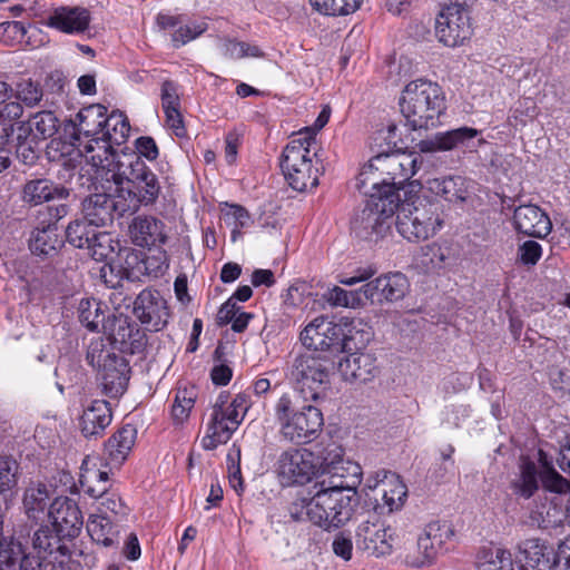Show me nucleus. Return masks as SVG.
<instances>
[{
	"mask_svg": "<svg viewBox=\"0 0 570 570\" xmlns=\"http://www.w3.org/2000/svg\"><path fill=\"white\" fill-rule=\"evenodd\" d=\"M71 122L72 145L98 170L114 155L119 154L115 147L124 145L130 132V125L124 112L114 110L108 115L107 108L100 104L81 108Z\"/></svg>",
	"mask_w": 570,
	"mask_h": 570,
	"instance_id": "nucleus-1",
	"label": "nucleus"
},
{
	"mask_svg": "<svg viewBox=\"0 0 570 570\" xmlns=\"http://www.w3.org/2000/svg\"><path fill=\"white\" fill-rule=\"evenodd\" d=\"M421 156L413 153H386L373 157L361 173V181L371 184L372 193L382 196L394 195L400 199L399 190L416 173Z\"/></svg>",
	"mask_w": 570,
	"mask_h": 570,
	"instance_id": "nucleus-2",
	"label": "nucleus"
},
{
	"mask_svg": "<svg viewBox=\"0 0 570 570\" xmlns=\"http://www.w3.org/2000/svg\"><path fill=\"white\" fill-rule=\"evenodd\" d=\"M400 107L411 129H429L440 124L446 109L445 96L436 82L416 79L405 86Z\"/></svg>",
	"mask_w": 570,
	"mask_h": 570,
	"instance_id": "nucleus-3",
	"label": "nucleus"
},
{
	"mask_svg": "<svg viewBox=\"0 0 570 570\" xmlns=\"http://www.w3.org/2000/svg\"><path fill=\"white\" fill-rule=\"evenodd\" d=\"M99 171L107 181L132 188L144 206L153 205L158 199L161 188L156 174L134 153L114 155Z\"/></svg>",
	"mask_w": 570,
	"mask_h": 570,
	"instance_id": "nucleus-4",
	"label": "nucleus"
},
{
	"mask_svg": "<svg viewBox=\"0 0 570 570\" xmlns=\"http://www.w3.org/2000/svg\"><path fill=\"white\" fill-rule=\"evenodd\" d=\"M353 500L343 497L340 492L321 493L313 491V495L295 501L289 508L293 520L307 519L314 525L331 531L343 527L353 515Z\"/></svg>",
	"mask_w": 570,
	"mask_h": 570,
	"instance_id": "nucleus-5",
	"label": "nucleus"
},
{
	"mask_svg": "<svg viewBox=\"0 0 570 570\" xmlns=\"http://www.w3.org/2000/svg\"><path fill=\"white\" fill-rule=\"evenodd\" d=\"M274 419L279 425L281 435L301 444L314 440L324 425L323 413L314 405L298 407L291 394H283L274 404Z\"/></svg>",
	"mask_w": 570,
	"mask_h": 570,
	"instance_id": "nucleus-6",
	"label": "nucleus"
},
{
	"mask_svg": "<svg viewBox=\"0 0 570 570\" xmlns=\"http://www.w3.org/2000/svg\"><path fill=\"white\" fill-rule=\"evenodd\" d=\"M395 213L396 230L411 243L433 237L443 226L440 204L426 198L417 197L401 205L399 202Z\"/></svg>",
	"mask_w": 570,
	"mask_h": 570,
	"instance_id": "nucleus-7",
	"label": "nucleus"
},
{
	"mask_svg": "<svg viewBox=\"0 0 570 570\" xmlns=\"http://www.w3.org/2000/svg\"><path fill=\"white\" fill-rule=\"evenodd\" d=\"M400 202L394 195L371 194L364 207L351 220V234L370 245L377 244L391 232L393 216Z\"/></svg>",
	"mask_w": 570,
	"mask_h": 570,
	"instance_id": "nucleus-8",
	"label": "nucleus"
},
{
	"mask_svg": "<svg viewBox=\"0 0 570 570\" xmlns=\"http://www.w3.org/2000/svg\"><path fill=\"white\" fill-rule=\"evenodd\" d=\"M316 144L314 129L298 132L284 148L281 168L288 185L297 191L318 185V170L313 169L311 147Z\"/></svg>",
	"mask_w": 570,
	"mask_h": 570,
	"instance_id": "nucleus-9",
	"label": "nucleus"
},
{
	"mask_svg": "<svg viewBox=\"0 0 570 570\" xmlns=\"http://www.w3.org/2000/svg\"><path fill=\"white\" fill-rule=\"evenodd\" d=\"M333 361L314 352L295 357L291 377L305 400H316L328 383Z\"/></svg>",
	"mask_w": 570,
	"mask_h": 570,
	"instance_id": "nucleus-10",
	"label": "nucleus"
},
{
	"mask_svg": "<svg viewBox=\"0 0 570 570\" xmlns=\"http://www.w3.org/2000/svg\"><path fill=\"white\" fill-rule=\"evenodd\" d=\"M276 472L282 485H303L318 475L320 460L307 449H289L281 453Z\"/></svg>",
	"mask_w": 570,
	"mask_h": 570,
	"instance_id": "nucleus-11",
	"label": "nucleus"
},
{
	"mask_svg": "<svg viewBox=\"0 0 570 570\" xmlns=\"http://www.w3.org/2000/svg\"><path fill=\"white\" fill-rule=\"evenodd\" d=\"M469 11L458 4H448L435 19V36L448 47L463 45L472 36Z\"/></svg>",
	"mask_w": 570,
	"mask_h": 570,
	"instance_id": "nucleus-12",
	"label": "nucleus"
},
{
	"mask_svg": "<svg viewBox=\"0 0 570 570\" xmlns=\"http://www.w3.org/2000/svg\"><path fill=\"white\" fill-rule=\"evenodd\" d=\"M132 312L146 330L158 332L168 323L167 301L156 289L146 288L134 301Z\"/></svg>",
	"mask_w": 570,
	"mask_h": 570,
	"instance_id": "nucleus-13",
	"label": "nucleus"
},
{
	"mask_svg": "<svg viewBox=\"0 0 570 570\" xmlns=\"http://www.w3.org/2000/svg\"><path fill=\"white\" fill-rule=\"evenodd\" d=\"M304 346L317 351H338L342 347V328L326 316L314 318L301 333Z\"/></svg>",
	"mask_w": 570,
	"mask_h": 570,
	"instance_id": "nucleus-14",
	"label": "nucleus"
},
{
	"mask_svg": "<svg viewBox=\"0 0 570 570\" xmlns=\"http://www.w3.org/2000/svg\"><path fill=\"white\" fill-rule=\"evenodd\" d=\"M104 332L110 335L112 343L122 353L139 354L147 346L145 331L122 315H112L110 324H104Z\"/></svg>",
	"mask_w": 570,
	"mask_h": 570,
	"instance_id": "nucleus-15",
	"label": "nucleus"
},
{
	"mask_svg": "<svg viewBox=\"0 0 570 570\" xmlns=\"http://www.w3.org/2000/svg\"><path fill=\"white\" fill-rule=\"evenodd\" d=\"M48 517L55 530L66 539L79 535L83 518L78 504L68 497L56 498L49 505Z\"/></svg>",
	"mask_w": 570,
	"mask_h": 570,
	"instance_id": "nucleus-16",
	"label": "nucleus"
},
{
	"mask_svg": "<svg viewBox=\"0 0 570 570\" xmlns=\"http://www.w3.org/2000/svg\"><path fill=\"white\" fill-rule=\"evenodd\" d=\"M407 277L401 273H389L367 282L362 286L363 295L372 303L396 302L409 291Z\"/></svg>",
	"mask_w": 570,
	"mask_h": 570,
	"instance_id": "nucleus-17",
	"label": "nucleus"
},
{
	"mask_svg": "<svg viewBox=\"0 0 570 570\" xmlns=\"http://www.w3.org/2000/svg\"><path fill=\"white\" fill-rule=\"evenodd\" d=\"M513 227L529 237L544 238L551 233L552 223L539 206L527 204L513 208Z\"/></svg>",
	"mask_w": 570,
	"mask_h": 570,
	"instance_id": "nucleus-18",
	"label": "nucleus"
},
{
	"mask_svg": "<svg viewBox=\"0 0 570 570\" xmlns=\"http://www.w3.org/2000/svg\"><path fill=\"white\" fill-rule=\"evenodd\" d=\"M90 12L82 7H58L52 9L45 24L68 35H78L89 28Z\"/></svg>",
	"mask_w": 570,
	"mask_h": 570,
	"instance_id": "nucleus-19",
	"label": "nucleus"
},
{
	"mask_svg": "<svg viewBox=\"0 0 570 570\" xmlns=\"http://www.w3.org/2000/svg\"><path fill=\"white\" fill-rule=\"evenodd\" d=\"M112 421V412L109 402L94 400L85 407L79 420V429L87 440H97L105 434Z\"/></svg>",
	"mask_w": 570,
	"mask_h": 570,
	"instance_id": "nucleus-20",
	"label": "nucleus"
},
{
	"mask_svg": "<svg viewBox=\"0 0 570 570\" xmlns=\"http://www.w3.org/2000/svg\"><path fill=\"white\" fill-rule=\"evenodd\" d=\"M338 371L345 381L366 383L379 374L377 360L371 353H351L340 360Z\"/></svg>",
	"mask_w": 570,
	"mask_h": 570,
	"instance_id": "nucleus-21",
	"label": "nucleus"
},
{
	"mask_svg": "<svg viewBox=\"0 0 570 570\" xmlns=\"http://www.w3.org/2000/svg\"><path fill=\"white\" fill-rule=\"evenodd\" d=\"M65 240L56 223H49L33 228L28 245L32 255L41 259L56 257L62 248Z\"/></svg>",
	"mask_w": 570,
	"mask_h": 570,
	"instance_id": "nucleus-22",
	"label": "nucleus"
},
{
	"mask_svg": "<svg viewBox=\"0 0 570 570\" xmlns=\"http://www.w3.org/2000/svg\"><path fill=\"white\" fill-rule=\"evenodd\" d=\"M519 552L521 570H553L558 567L553 550L538 538L520 542Z\"/></svg>",
	"mask_w": 570,
	"mask_h": 570,
	"instance_id": "nucleus-23",
	"label": "nucleus"
},
{
	"mask_svg": "<svg viewBox=\"0 0 570 570\" xmlns=\"http://www.w3.org/2000/svg\"><path fill=\"white\" fill-rule=\"evenodd\" d=\"M98 370L100 384L106 395L117 397L124 394L129 381V366L122 356L115 354Z\"/></svg>",
	"mask_w": 570,
	"mask_h": 570,
	"instance_id": "nucleus-24",
	"label": "nucleus"
},
{
	"mask_svg": "<svg viewBox=\"0 0 570 570\" xmlns=\"http://www.w3.org/2000/svg\"><path fill=\"white\" fill-rule=\"evenodd\" d=\"M480 130L472 127H460L444 132H438L432 139L421 142L423 151H448L454 148H472L473 140Z\"/></svg>",
	"mask_w": 570,
	"mask_h": 570,
	"instance_id": "nucleus-25",
	"label": "nucleus"
},
{
	"mask_svg": "<svg viewBox=\"0 0 570 570\" xmlns=\"http://www.w3.org/2000/svg\"><path fill=\"white\" fill-rule=\"evenodd\" d=\"M164 227V223L156 217L140 215L129 225V235L136 246H156L164 244L167 239Z\"/></svg>",
	"mask_w": 570,
	"mask_h": 570,
	"instance_id": "nucleus-26",
	"label": "nucleus"
},
{
	"mask_svg": "<svg viewBox=\"0 0 570 570\" xmlns=\"http://www.w3.org/2000/svg\"><path fill=\"white\" fill-rule=\"evenodd\" d=\"M70 190L55 184L48 178H33L27 180L21 190V199L30 206H38L53 199H66Z\"/></svg>",
	"mask_w": 570,
	"mask_h": 570,
	"instance_id": "nucleus-27",
	"label": "nucleus"
},
{
	"mask_svg": "<svg viewBox=\"0 0 570 570\" xmlns=\"http://www.w3.org/2000/svg\"><path fill=\"white\" fill-rule=\"evenodd\" d=\"M114 206L111 195L92 194L82 200L81 213L95 228L106 227L111 225L116 217Z\"/></svg>",
	"mask_w": 570,
	"mask_h": 570,
	"instance_id": "nucleus-28",
	"label": "nucleus"
},
{
	"mask_svg": "<svg viewBox=\"0 0 570 570\" xmlns=\"http://www.w3.org/2000/svg\"><path fill=\"white\" fill-rule=\"evenodd\" d=\"M391 531V528L367 522L358 527L357 539L368 553L377 557L385 556L392 551L393 538Z\"/></svg>",
	"mask_w": 570,
	"mask_h": 570,
	"instance_id": "nucleus-29",
	"label": "nucleus"
},
{
	"mask_svg": "<svg viewBox=\"0 0 570 570\" xmlns=\"http://www.w3.org/2000/svg\"><path fill=\"white\" fill-rule=\"evenodd\" d=\"M137 438V430L131 424L118 429L105 443V452L111 464L120 465L127 459Z\"/></svg>",
	"mask_w": 570,
	"mask_h": 570,
	"instance_id": "nucleus-30",
	"label": "nucleus"
},
{
	"mask_svg": "<svg viewBox=\"0 0 570 570\" xmlns=\"http://www.w3.org/2000/svg\"><path fill=\"white\" fill-rule=\"evenodd\" d=\"M59 124L55 112L43 110L32 115L27 122H19L17 130L32 135L36 139L45 140L51 138L58 131Z\"/></svg>",
	"mask_w": 570,
	"mask_h": 570,
	"instance_id": "nucleus-31",
	"label": "nucleus"
},
{
	"mask_svg": "<svg viewBox=\"0 0 570 570\" xmlns=\"http://www.w3.org/2000/svg\"><path fill=\"white\" fill-rule=\"evenodd\" d=\"M317 476L322 479L313 485V491L321 493H334L340 492L343 497H350L354 500L356 494L355 491V479L352 478V483L345 481L343 474H338L333 469L320 472Z\"/></svg>",
	"mask_w": 570,
	"mask_h": 570,
	"instance_id": "nucleus-32",
	"label": "nucleus"
},
{
	"mask_svg": "<svg viewBox=\"0 0 570 570\" xmlns=\"http://www.w3.org/2000/svg\"><path fill=\"white\" fill-rule=\"evenodd\" d=\"M383 484L381 490V499L389 512L401 509L407 497V489L400 476L392 472V474H384Z\"/></svg>",
	"mask_w": 570,
	"mask_h": 570,
	"instance_id": "nucleus-33",
	"label": "nucleus"
},
{
	"mask_svg": "<svg viewBox=\"0 0 570 570\" xmlns=\"http://www.w3.org/2000/svg\"><path fill=\"white\" fill-rule=\"evenodd\" d=\"M197 395L198 391L194 385L178 386L174 391L170 415L175 424H183L188 420Z\"/></svg>",
	"mask_w": 570,
	"mask_h": 570,
	"instance_id": "nucleus-34",
	"label": "nucleus"
},
{
	"mask_svg": "<svg viewBox=\"0 0 570 570\" xmlns=\"http://www.w3.org/2000/svg\"><path fill=\"white\" fill-rule=\"evenodd\" d=\"M78 317L82 325L90 331L104 330V324H110L112 317H105V309L101 302L96 298H83L79 303Z\"/></svg>",
	"mask_w": 570,
	"mask_h": 570,
	"instance_id": "nucleus-35",
	"label": "nucleus"
},
{
	"mask_svg": "<svg viewBox=\"0 0 570 570\" xmlns=\"http://www.w3.org/2000/svg\"><path fill=\"white\" fill-rule=\"evenodd\" d=\"M236 428L230 426L222 416L212 414L206 435L202 439L205 450H215L219 444H225L233 435Z\"/></svg>",
	"mask_w": 570,
	"mask_h": 570,
	"instance_id": "nucleus-36",
	"label": "nucleus"
},
{
	"mask_svg": "<svg viewBox=\"0 0 570 570\" xmlns=\"http://www.w3.org/2000/svg\"><path fill=\"white\" fill-rule=\"evenodd\" d=\"M49 498L46 484L39 483L36 487L27 488L23 495V508L28 518L38 520L45 513Z\"/></svg>",
	"mask_w": 570,
	"mask_h": 570,
	"instance_id": "nucleus-37",
	"label": "nucleus"
},
{
	"mask_svg": "<svg viewBox=\"0 0 570 570\" xmlns=\"http://www.w3.org/2000/svg\"><path fill=\"white\" fill-rule=\"evenodd\" d=\"M533 519L542 529H557L563 525L567 519L566 510L562 504L556 500L546 501L537 511L533 512Z\"/></svg>",
	"mask_w": 570,
	"mask_h": 570,
	"instance_id": "nucleus-38",
	"label": "nucleus"
},
{
	"mask_svg": "<svg viewBox=\"0 0 570 570\" xmlns=\"http://www.w3.org/2000/svg\"><path fill=\"white\" fill-rule=\"evenodd\" d=\"M115 195H111V200L115 207V214L118 217L131 215L136 213L144 202L135 194V190L126 184H115Z\"/></svg>",
	"mask_w": 570,
	"mask_h": 570,
	"instance_id": "nucleus-39",
	"label": "nucleus"
},
{
	"mask_svg": "<svg viewBox=\"0 0 570 570\" xmlns=\"http://www.w3.org/2000/svg\"><path fill=\"white\" fill-rule=\"evenodd\" d=\"M438 556L439 552L429 542V538L423 530L417 538L415 550L405 556V563L413 568L429 567L434 563Z\"/></svg>",
	"mask_w": 570,
	"mask_h": 570,
	"instance_id": "nucleus-40",
	"label": "nucleus"
},
{
	"mask_svg": "<svg viewBox=\"0 0 570 570\" xmlns=\"http://www.w3.org/2000/svg\"><path fill=\"white\" fill-rule=\"evenodd\" d=\"M79 483L83 492L94 499H99L110 490L107 471L87 470L85 473H81Z\"/></svg>",
	"mask_w": 570,
	"mask_h": 570,
	"instance_id": "nucleus-41",
	"label": "nucleus"
},
{
	"mask_svg": "<svg viewBox=\"0 0 570 570\" xmlns=\"http://www.w3.org/2000/svg\"><path fill=\"white\" fill-rule=\"evenodd\" d=\"M449 258V247L432 243L422 248L420 264L426 273H434L444 268Z\"/></svg>",
	"mask_w": 570,
	"mask_h": 570,
	"instance_id": "nucleus-42",
	"label": "nucleus"
},
{
	"mask_svg": "<svg viewBox=\"0 0 570 570\" xmlns=\"http://www.w3.org/2000/svg\"><path fill=\"white\" fill-rule=\"evenodd\" d=\"M430 188L436 195L443 196L449 202H462L465 199L464 180L460 176L434 179Z\"/></svg>",
	"mask_w": 570,
	"mask_h": 570,
	"instance_id": "nucleus-43",
	"label": "nucleus"
},
{
	"mask_svg": "<svg viewBox=\"0 0 570 570\" xmlns=\"http://www.w3.org/2000/svg\"><path fill=\"white\" fill-rule=\"evenodd\" d=\"M87 531L95 542L104 547L114 544L112 521L107 515L100 513L91 514L87 521Z\"/></svg>",
	"mask_w": 570,
	"mask_h": 570,
	"instance_id": "nucleus-44",
	"label": "nucleus"
},
{
	"mask_svg": "<svg viewBox=\"0 0 570 570\" xmlns=\"http://www.w3.org/2000/svg\"><path fill=\"white\" fill-rule=\"evenodd\" d=\"M515 494L530 499L538 490V470L532 461H525L521 465V472L518 480L512 483Z\"/></svg>",
	"mask_w": 570,
	"mask_h": 570,
	"instance_id": "nucleus-45",
	"label": "nucleus"
},
{
	"mask_svg": "<svg viewBox=\"0 0 570 570\" xmlns=\"http://www.w3.org/2000/svg\"><path fill=\"white\" fill-rule=\"evenodd\" d=\"M324 298L334 307L357 308L364 304L362 287L360 291H345L334 286L324 294Z\"/></svg>",
	"mask_w": 570,
	"mask_h": 570,
	"instance_id": "nucleus-46",
	"label": "nucleus"
},
{
	"mask_svg": "<svg viewBox=\"0 0 570 570\" xmlns=\"http://www.w3.org/2000/svg\"><path fill=\"white\" fill-rule=\"evenodd\" d=\"M14 97L26 107L32 108L42 100L43 90L39 82L31 79H21L12 87Z\"/></svg>",
	"mask_w": 570,
	"mask_h": 570,
	"instance_id": "nucleus-47",
	"label": "nucleus"
},
{
	"mask_svg": "<svg viewBox=\"0 0 570 570\" xmlns=\"http://www.w3.org/2000/svg\"><path fill=\"white\" fill-rule=\"evenodd\" d=\"M313 9L325 16H347L356 11L361 0H309Z\"/></svg>",
	"mask_w": 570,
	"mask_h": 570,
	"instance_id": "nucleus-48",
	"label": "nucleus"
},
{
	"mask_svg": "<svg viewBox=\"0 0 570 570\" xmlns=\"http://www.w3.org/2000/svg\"><path fill=\"white\" fill-rule=\"evenodd\" d=\"M19 463L11 456H0V494L7 500L18 484Z\"/></svg>",
	"mask_w": 570,
	"mask_h": 570,
	"instance_id": "nucleus-49",
	"label": "nucleus"
},
{
	"mask_svg": "<svg viewBox=\"0 0 570 570\" xmlns=\"http://www.w3.org/2000/svg\"><path fill=\"white\" fill-rule=\"evenodd\" d=\"M479 570H514L511 552L501 548L485 551L479 562Z\"/></svg>",
	"mask_w": 570,
	"mask_h": 570,
	"instance_id": "nucleus-50",
	"label": "nucleus"
},
{
	"mask_svg": "<svg viewBox=\"0 0 570 570\" xmlns=\"http://www.w3.org/2000/svg\"><path fill=\"white\" fill-rule=\"evenodd\" d=\"M97 230L85 218L71 222L66 228V240L77 248H86L90 244V234Z\"/></svg>",
	"mask_w": 570,
	"mask_h": 570,
	"instance_id": "nucleus-51",
	"label": "nucleus"
},
{
	"mask_svg": "<svg viewBox=\"0 0 570 570\" xmlns=\"http://www.w3.org/2000/svg\"><path fill=\"white\" fill-rule=\"evenodd\" d=\"M63 538L59 533L49 527L39 528L32 538L33 548L43 554H52L62 548L60 544Z\"/></svg>",
	"mask_w": 570,
	"mask_h": 570,
	"instance_id": "nucleus-52",
	"label": "nucleus"
},
{
	"mask_svg": "<svg viewBox=\"0 0 570 570\" xmlns=\"http://www.w3.org/2000/svg\"><path fill=\"white\" fill-rule=\"evenodd\" d=\"M90 244L87 245L86 248L95 261H105L115 252L111 234L107 232H96L95 234H90Z\"/></svg>",
	"mask_w": 570,
	"mask_h": 570,
	"instance_id": "nucleus-53",
	"label": "nucleus"
},
{
	"mask_svg": "<svg viewBox=\"0 0 570 570\" xmlns=\"http://www.w3.org/2000/svg\"><path fill=\"white\" fill-rule=\"evenodd\" d=\"M98 500L100 514L111 513L116 520H124L129 513V508L124 503L119 493L111 489Z\"/></svg>",
	"mask_w": 570,
	"mask_h": 570,
	"instance_id": "nucleus-54",
	"label": "nucleus"
},
{
	"mask_svg": "<svg viewBox=\"0 0 570 570\" xmlns=\"http://www.w3.org/2000/svg\"><path fill=\"white\" fill-rule=\"evenodd\" d=\"M423 530L439 554L446 550V542L454 535L452 527L446 522H431Z\"/></svg>",
	"mask_w": 570,
	"mask_h": 570,
	"instance_id": "nucleus-55",
	"label": "nucleus"
},
{
	"mask_svg": "<svg viewBox=\"0 0 570 570\" xmlns=\"http://www.w3.org/2000/svg\"><path fill=\"white\" fill-rule=\"evenodd\" d=\"M29 134L18 131L16 156L17 159L22 164L27 166H32L37 163L39 158V151L35 144L36 138H29Z\"/></svg>",
	"mask_w": 570,
	"mask_h": 570,
	"instance_id": "nucleus-56",
	"label": "nucleus"
},
{
	"mask_svg": "<svg viewBox=\"0 0 570 570\" xmlns=\"http://www.w3.org/2000/svg\"><path fill=\"white\" fill-rule=\"evenodd\" d=\"M540 480L543 488L550 492L560 494L570 492V481L563 478L549 464H544L543 470L540 473Z\"/></svg>",
	"mask_w": 570,
	"mask_h": 570,
	"instance_id": "nucleus-57",
	"label": "nucleus"
},
{
	"mask_svg": "<svg viewBox=\"0 0 570 570\" xmlns=\"http://www.w3.org/2000/svg\"><path fill=\"white\" fill-rule=\"evenodd\" d=\"M240 450L233 446L227 454L228 480L232 488L240 494L244 491V482L240 473Z\"/></svg>",
	"mask_w": 570,
	"mask_h": 570,
	"instance_id": "nucleus-58",
	"label": "nucleus"
},
{
	"mask_svg": "<svg viewBox=\"0 0 570 570\" xmlns=\"http://www.w3.org/2000/svg\"><path fill=\"white\" fill-rule=\"evenodd\" d=\"M217 416H222L223 421H226L237 429L243 421L244 416L234 410V406L229 404V396L226 393H220L215 402L214 411Z\"/></svg>",
	"mask_w": 570,
	"mask_h": 570,
	"instance_id": "nucleus-59",
	"label": "nucleus"
},
{
	"mask_svg": "<svg viewBox=\"0 0 570 570\" xmlns=\"http://www.w3.org/2000/svg\"><path fill=\"white\" fill-rule=\"evenodd\" d=\"M127 274V269L120 264L107 263L100 268L101 281L112 289L122 288V282Z\"/></svg>",
	"mask_w": 570,
	"mask_h": 570,
	"instance_id": "nucleus-60",
	"label": "nucleus"
},
{
	"mask_svg": "<svg viewBox=\"0 0 570 570\" xmlns=\"http://www.w3.org/2000/svg\"><path fill=\"white\" fill-rule=\"evenodd\" d=\"M206 29L207 24L205 22L179 26L171 35L173 42L175 47L186 45L204 33Z\"/></svg>",
	"mask_w": 570,
	"mask_h": 570,
	"instance_id": "nucleus-61",
	"label": "nucleus"
},
{
	"mask_svg": "<svg viewBox=\"0 0 570 570\" xmlns=\"http://www.w3.org/2000/svg\"><path fill=\"white\" fill-rule=\"evenodd\" d=\"M114 355L115 353H111L109 348H107L104 340L97 338L90 342L87 348L86 360L92 367L98 368Z\"/></svg>",
	"mask_w": 570,
	"mask_h": 570,
	"instance_id": "nucleus-62",
	"label": "nucleus"
},
{
	"mask_svg": "<svg viewBox=\"0 0 570 570\" xmlns=\"http://www.w3.org/2000/svg\"><path fill=\"white\" fill-rule=\"evenodd\" d=\"M343 454L344 451L342 446L336 443H331L325 446L320 455H316L320 460V472L332 470L333 466L341 464V462L344 461Z\"/></svg>",
	"mask_w": 570,
	"mask_h": 570,
	"instance_id": "nucleus-63",
	"label": "nucleus"
},
{
	"mask_svg": "<svg viewBox=\"0 0 570 570\" xmlns=\"http://www.w3.org/2000/svg\"><path fill=\"white\" fill-rule=\"evenodd\" d=\"M160 98L164 111L180 109L178 87L174 81L165 80L161 83Z\"/></svg>",
	"mask_w": 570,
	"mask_h": 570,
	"instance_id": "nucleus-64",
	"label": "nucleus"
}]
</instances>
